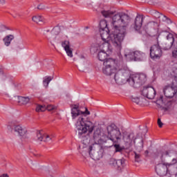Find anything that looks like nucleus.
I'll use <instances>...</instances> for the list:
<instances>
[{
  "label": "nucleus",
  "mask_w": 177,
  "mask_h": 177,
  "mask_svg": "<svg viewBox=\"0 0 177 177\" xmlns=\"http://www.w3.org/2000/svg\"><path fill=\"white\" fill-rule=\"evenodd\" d=\"M99 48L102 50L98 52L97 57L100 62H105L107 59V53L106 52H111V46H110V43H103L99 45Z\"/></svg>",
  "instance_id": "8"
},
{
  "label": "nucleus",
  "mask_w": 177,
  "mask_h": 177,
  "mask_svg": "<svg viewBox=\"0 0 177 177\" xmlns=\"http://www.w3.org/2000/svg\"><path fill=\"white\" fill-rule=\"evenodd\" d=\"M120 64L121 66L117 67H111V66H104L102 68V73L105 75H109V77H111V75H113L114 80H115V75L118 73L117 72V70L120 71V68H124L125 66L122 65V62H120Z\"/></svg>",
  "instance_id": "10"
},
{
  "label": "nucleus",
  "mask_w": 177,
  "mask_h": 177,
  "mask_svg": "<svg viewBox=\"0 0 177 177\" xmlns=\"http://www.w3.org/2000/svg\"><path fill=\"white\" fill-rule=\"evenodd\" d=\"M134 146L136 151H134L135 160L137 162L140 161V153L143 150V138H140L138 140V142H134Z\"/></svg>",
  "instance_id": "11"
},
{
  "label": "nucleus",
  "mask_w": 177,
  "mask_h": 177,
  "mask_svg": "<svg viewBox=\"0 0 177 177\" xmlns=\"http://www.w3.org/2000/svg\"><path fill=\"white\" fill-rule=\"evenodd\" d=\"M13 39H15V36L13 35H8L6 36L3 39L4 45L6 46H10V43L12 42V41H13Z\"/></svg>",
  "instance_id": "20"
},
{
  "label": "nucleus",
  "mask_w": 177,
  "mask_h": 177,
  "mask_svg": "<svg viewBox=\"0 0 177 177\" xmlns=\"http://www.w3.org/2000/svg\"><path fill=\"white\" fill-rule=\"evenodd\" d=\"M62 46L64 48V50L70 48V41L67 40L62 41Z\"/></svg>",
  "instance_id": "30"
},
{
  "label": "nucleus",
  "mask_w": 177,
  "mask_h": 177,
  "mask_svg": "<svg viewBox=\"0 0 177 177\" xmlns=\"http://www.w3.org/2000/svg\"><path fill=\"white\" fill-rule=\"evenodd\" d=\"M162 56V50L158 44H154L150 48V57L152 60H157Z\"/></svg>",
  "instance_id": "9"
},
{
  "label": "nucleus",
  "mask_w": 177,
  "mask_h": 177,
  "mask_svg": "<svg viewBox=\"0 0 177 177\" xmlns=\"http://www.w3.org/2000/svg\"><path fill=\"white\" fill-rule=\"evenodd\" d=\"M142 95L147 99H154L156 97V89L153 86H145L142 90Z\"/></svg>",
  "instance_id": "12"
},
{
  "label": "nucleus",
  "mask_w": 177,
  "mask_h": 177,
  "mask_svg": "<svg viewBox=\"0 0 177 177\" xmlns=\"http://www.w3.org/2000/svg\"><path fill=\"white\" fill-rule=\"evenodd\" d=\"M130 75L131 73L128 66H124L123 68H120L116 75H115V81L119 85L128 82L134 88H139L146 82V75L145 74L136 75L132 77Z\"/></svg>",
  "instance_id": "5"
},
{
  "label": "nucleus",
  "mask_w": 177,
  "mask_h": 177,
  "mask_svg": "<svg viewBox=\"0 0 177 177\" xmlns=\"http://www.w3.org/2000/svg\"><path fill=\"white\" fill-rule=\"evenodd\" d=\"M30 102V97H18V103L19 104H27Z\"/></svg>",
  "instance_id": "22"
},
{
  "label": "nucleus",
  "mask_w": 177,
  "mask_h": 177,
  "mask_svg": "<svg viewBox=\"0 0 177 177\" xmlns=\"http://www.w3.org/2000/svg\"><path fill=\"white\" fill-rule=\"evenodd\" d=\"M0 177H9V175H8L6 174H3Z\"/></svg>",
  "instance_id": "41"
},
{
  "label": "nucleus",
  "mask_w": 177,
  "mask_h": 177,
  "mask_svg": "<svg viewBox=\"0 0 177 177\" xmlns=\"http://www.w3.org/2000/svg\"><path fill=\"white\" fill-rule=\"evenodd\" d=\"M91 50H95V48L94 47H91Z\"/></svg>",
  "instance_id": "42"
},
{
  "label": "nucleus",
  "mask_w": 177,
  "mask_h": 177,
  "mask_svg": "<svg viewBox=\"0 0 177 177\" xmlns=\"http://www.w3.org/2000/svg\"><path fill=\"white\" fill-rule=\"evenodd\" d=\"M46 110V106L37 105L36 107V111L37 113H41L42 111H45Z\"/></svg>",
  "instance_id": "29"
},
{
  "label": "nucleus",
  "mask_w": 177,
  "mask_h": 177,
  "mask_svg": "<svg viewBox=\"0 0 177 177\" xmlns=\"http://www.w3.org/2000/svg\"><path fill=\"white\" fill-rule=\"evenodd\" d=\"M107 134L104 138H106L109 140H111L112 143H118L122 139L124 142L126 149L132 147V142L136 143V138L133 133H129L127 131L120 130V128L114 124H111L106 127Z\"/></svg>",
  "instance_id": "4"
},
{
  "label": "nucleus",
  "mask_w": 177,
  "mask_h": 177,
  "mask_svg": "<svg viewBox=\"0 0 177 177\" xmlns=\"http://www.w3.org/2000/svg\"><path fill=\"white\" fill-rule=\"evenodd\" d=\"M100 30H109V28H107V21H101L100 22Z\"/></svg>",
  "instance_id": "27"
},
{
  "label": "nucleus",
  "mask_w": 177,
  "mask_h": 177,
  "mask_svg": "<svg viewBox=\"0 0 177 177\" xmlns=\"http://www.w3.org/2000/svg\"><path fill=\"white\" fill-rule=\"evenodd\" d=\"M146 154H149V151H145Z\"/></svg>",
  "instance_id": "43"
},
{
  "label": "nucleus",
  "mask_w": 177,
  "mask_h": 177,
  "mask_svg": "<svg viewBox=\"0 0 177 177\" xmlns=\"http://www.w3.org/2000/svg\"><path fill=\"white\" fill-rule=\"evenodd\" d=\"M35 140L37 142H44V134L41 133V131H37Z\"/></svg>",
  "instance_id": "25"
},
{
  "label": "nucleus",
  "mask_w": 177,
  "mask_h": 177,
  "mask_svg": "<svg viewBox=\"0 0 177 177\" xmlns=\"http://www.w3.org/2000/svg\"><path fill=\"white\" fill-rule=\"evenodd\" d=\"M156 27H158V24L156 21H151L145 26V30L149 35L154 37V35H151V31H156Z\"/></svg>",
  "instance_id": "16"
},
{
  "label": "nucleus",
  "mask_w": 177,
  "mask_h": 177,
  "mask_svg": "<svg viewBox=\"0 0 177 177\" xmlns=\"http://www.w3.org/2000/svg\"><path fill=\"white\" fill-rule=\"evenodd\" d=\"M143 24V17L142 15H137L134 21V24L131 26V30H135V31H139L142 28Z\"/></svg>",
  "instance_id": "15"
},
{
  "label": "nucleus",
  "mask_w": 177,
  "mask_h": 177,
  "mask_svg": "<svg viewBox=\"0 0 177 177\" xmlns=\"http://www.w3.org/2000/svg\"><path fill=\"white\" fill-rule=\"evenodd\" d=\"M48 32H50V30H49V29H44V34L45 35H46L48 34Z\"/></svg>",
  "instance_id": "38"
},
{
  "label": "nucleus",
  "mask_w": 177,
  "mask_h": 177,
  "mask_svg": "<svg viewBox=\"0 0 177 177\" xmlns=\"http://www.w3.org/2000/svg\"><path fill=\"white\" fill-rule=\"evenodd\" d=\"M37 8L39 10H45L46 9H49V7L45 6L44 3H40L37 6Z\"/></svg>",
  "instance_id": "32"
},
{
  "label": "nucleus",
  "mask_w": 177,
  "mask_h": 177,
  "mask_svg": "<svg viewBox=\"0 0 177 177\" xmlns=\"http://www.w3.org/2000/svg\"><path fill=\"white\" fill-rule=\"evenodd\" d=\"M104 17H111V27L117 34H110V30H100V34L103 41L102 44H113L114 46L121 48V44L127 35V30L131 23V17L124 12L115 13V11L102 10Z\"/></svg>",
  "instance_id": "1"
},
{
  "label": "nucleus",
  "mask_w": 177,
  "mask_h": 177,
  "mask_svg": "<svg viewBox=\"0 0 177 177\" xmlns=\"http://www.w3.org/2000/svg\"><path fill=\"white\" fill-rule=\"evenodd\" d=\"M32 20L38 24L39 23H44V21H45V18L41 15H37L32 17Z\"/></svg>",
  "instance_id": "21"
},
{
  "label": "nucleus",
  "mask_w": 177,
  "mask_h": 177,
  "mask_svg": "<svg viewBox=\"0 0 177 177\" xmlns=\"http://www.w3.org/2000/svg\"><path fill=\"white\" fill-rule=\"evenodd\" d=\"M159 20H160V21H167V23H168V24L171 23V19H169L168 17H167V16H165L162 14L160 15V18H159Z\"/></svg>",
  "instance_id": "28"
},
{
  "label": "nucleus",
  "mask_w": 177,
  "mask_h": 177,
  "mask_svg": "<svg viewBox=\"0 0 177 177\" xmlns=\"http://www.w3.org/2000/svg\"><path fill=\"white\" fill-rule=\"evenodd\" d=\"M131 100L133 103H136V104H139V103L140 102V99L138 97H132Z\"/></svg>",
  "instance_id": "35"
},
{
  "label": "nucleus",
  "mask_w": 177,
  "mask_h": 177,
  "mask_svg": "<svg viewBox=\"0 0 177 177\" xmlns=\"http://www.w3.org/2000/svg\"><path fill=\"white\" fill-rule=\"evenodd\" d=\"M158 125L159 128H162V125H164L162 122H161V119L160 118L158 119Z\"/></svg>",
  "instance_id": "36"
},
{
  "label": "nucleus",
  "mask_w": 177,
  "mask_h": 177,
  "mask_svg": "<svg viewBox=\"0 0 177 177\" xmlns=\"http://www.w3.org/2000/svg\"><path fill=\"white\" fill-rule=\"evenodd\" d=\"M156 104L160 107V109H161V110H164V111H168V108L164 106H167V101L165 100L162 95H161L160 98L156 100Z\"/></svg>",
  "instance_id": "19"
},
{
  "label": "nucleus",
  "mask_w": 177,
  "mask_h": 177,
  "mask_svg": "<svg viewBox=\"0 0 177 177\" xmlns=\"http://www.w3.org/2000/svg\"><path fill=\"white\" fill-rule=\"evenodd\" d=\"M52 138H53V136H49L48 134H44L43 142H50V140H52Z\"/></svg>",
  "instance_id": "31"
},
{
  "label": "nucleus",
  "mask_w": 177,
  "mask_h": 177,
  "mask_svg": "<svg viewBox=\"0 0 177 177\" xmlns=\"http://www.w3.org/2000/svg\"><path fill=\"white\" fill-rule=\"evenodd\" d=\"M86 68L84 67V65H82V64L80 65L79 70H80V71H82V73H84V71H85V69H86Z\"/></svg>",
  "instance_id": "37"
},
{
  "label": "nucleus",
  "mask_w": 177,
  "mask_h": 177,
  "mask_svg": "<svg viewBox=\"0 0 177 177\" xmlns=\"http://www.w3.org/2000/svg\"><path fill=\"white\" fill-rule=\"evenodd\" d=\"M103 66L104 67H118L117 66V61L115 59H112V58H108L103 62Z\"/></svg>",
  "instance_id": "18"
},
{
  "label": "nucleus",
  "mask_w": 177,
  "mask_h": 177,
  "mask_svg": "<svg viewBox=\"0 0 177 177\" xmlns=\"http://www.w3.org/2000/svg\"><path fill=\"white\" fill-rule=\"evenodd\" d=\"M162 34L166 38L162 41L161 44L162 48L164 49V50H169V49L172 48L174 42H175L174 35L167 31L162 32Z\"/></svg>",
  "instance_id": "7"
},
{
  "label": "nucleus",
  "mask_w": 177,
  "mask_h": 177,
  "mask_svg": "<svg viewBox=\"0 0 177 177\" xmlns=\"http://www.w3.org/2000/svg\"><path fill=\"white\" fill-rule=\"evenodd\" d=\"M5 3H6V0H0V5H5Z\"/></svg>",
  "instance_id": "40"
},
{
  "label": "nucleus",
  "mask_w": 177,
  "mask_h": 177,
  "mask_svg": "<svg viewBox=\"0 0 177 177\" xmlns=\"http://www.w3.org/2000/svg\"><path fill=\"white\" fill-rule=\"evenodd\" d=\"M12 132H15L19 136H24L27 133V129L20 125H15L12 129Z\"/></svg>",
  "instance_id": "17"
},
{
  "label": "nucleus",
  "mask_w": 177,
  "mask_h": 177,
  "mask_svg": "<svg viewBox=\"0 0 177 177\" xmlns=\"http://www.w3.org/2000/svg\"><path fill=\"white\" fill-rule=\"evenodd\" d=\"M113 145L115 153H121V151H123V150H125V147L120 146V144L113 142Z\"/></svg>",
  "instance_id": "23"
},
{
  "label": "nucleus",
  "mask_w": 177,
  "mask_h": 177,
  "mask_svg": "<svg viewBox=\"0 0 177 177\" xmlns=\"http://www.w3.org/2000/svg\"><path fill=\"white\" fill-rule=\"evenodd\" d=\"M151 15L156 17V19H160L161 17V13H160L158 11L152 10L150 11Z\"/></svg>",
  "instance_id": "26"
},
{
  "label": "nucleus",
  "mask_w": 177,
  "mask_h": 177,
  "mask_svg": "<svg viewBox=\"0 0 177 177\" xmlns=\"http://www.w3.org/2000/svg\"><path fill=\"white\" fill-rule=\"evenodd\" d=\"M72 120H75L79 117L75 124L76 129L78 131L79 138L82 139L83 145L88 146L91 142V138L89 136H85L88 132L89 133L93 132L95 126L90 120H88L86 115H89L91 112L88 111V108H85V111L80 110V105L71 104Z\"/></svg>",
  "instance_id": "2"
},
{
  "label": "nucleus",
  "mask_w": 177,
  "mask_h": 177,
  "mask_svg": "<svg viewBox=\"0 0 177 177\" xmlns=\"http://www.w3.org/2000/svg\"><path fill=\"white\" fill-rule=\"evenodd\" d=\"M104 136H107V134H104L100 129H97L94 131L93 139L95 143L88 147V154L93 160H100L103 157L102 145L107 143L109 140Z\"/></svg>",
  "instance_id": "6"
},
{
  "label": "nucleus",
  "mask_w": 177,
  "mask_h": 177,
  "mask_svg": "<svg viewBox=\"0 0 177 177\" xmlns=\"http://www.w3.org/2000/svg\"><path fill=\"white\" fill-rule=\"evenodd\" d=\"M155 155L161 160L160 164L156 167V172L162 177H176V173H172L169 170L171 165L177 164V153H172L169 150H158Z\"/></svg>",
  "instance_id": "3"
},
{
  "label": "nucleus",
  "mask_w": 177,
  "mask_h": 177,
  "mask_svg": "<svg viewBox=\"0 0 177 177\" xmlns=\"http://www.w3.org/2000/svg\"><path fill=\"white\" fill-rule=\"evenodd\" d=\"M46 110H48V111H52V110H56V106L50 104L46 106Z\"/></svg>",
  "instance_id": "34"
},
{
  "label": "nucleus",
  "mask_w": 177,
  "mask_h": 177,
  "mask_svg": "<svg viewBox=\"0 0 177 177\" xmlns=\"http://www.w3.org/2000/svg\"><path fill=\"white\" fill-rule=\"evenodd\" d=\"M127 56H129V57L133 56L132 59H133L135 62H142V60H145L146 55L142 51L136 50L133 53H130Z\"/></svg>",
  "instance_id": "14"
},
{
  "label": "nucleus",
  "mask_w": 177,
  "mask_h": 177,
  "mask_svg": "<svg viewBox=\"0 0 177 177\" xmlns=\"http://www.w3.org/2000/svg\"><path fill=\"white\" fill-rule=\"evenodd\" d=\"M46 175H47L48 177H53V176H52V174H50V171H48L46 172Z\"/></svg>",
  "instance_id": "39"
},
{
  "label": "nucleus",
  "mask_w": 177,
  "mask_h": 177,
  "mask_svg": "<svg viewBox=\"0 0 177 177\" xmlns=\"http://www.w3.org/2000/svg\"><path fill=\"white\" fill-rule=\"evenodd\" d=\"M53 80V77H50V76L45 77L43 80V84L45 88H48L49 86V82Z\"/></svg>",
  "instance_id": "24"
},
{
  "label": "nucleus",
  "mask_w": 177,
  "mask_h": 177,
  "mask_svg": "<svg viewBox=\"0 0 177 177\" xmlns=\"http://www.w3.org/2000/svg\"><path fill=\"white\" fill-rule=\"evenodd\" d=\"M109 164L111 167H114L118 171H121L125 167V160L124 159L115 160L114 158H111L109 160Z\"/></svg>",
  "instance_id": "13"
},
{
  "label": "nucleus",
  "mask_w": 177,
  "mask_h": 177,
  "mask_svg": "<svg viewBox=\"0 0 177 177\" xmlns=\"http://www.w3.org/2000/svg\"><path fill=\"white\" fill-rule=\"evenodd\" d=\"M65 52H66V54L69 57H73V50H71V48L68 47V48H66Z\"/></svg>",
  "instance_id": "33"
}]
</instances>
